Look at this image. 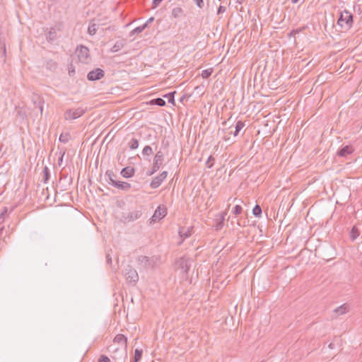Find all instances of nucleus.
Returning a JSON list of instances; mask_svg holds the SVG:
<instances>
[{
    "label": "nucleus",
    "instance_id": "1",
    "mask_svg": "<svg viewBox=\"0 0 362 362\" xmlns=\"http://www.w3.org/2000/svg\"><path fill=\"white\" fill-rule=\"evenodd\" d=\"M354 24V15L346 9L341 11L334 25L336 30L340 33H346L349 31Z\"/></svg>",
    "mask_w": 362,
    "mask_h": 362
},
{
    "label": "nucleus",
    "instance_id": "2",
    "mask_svg": "<svg viewBox=\"0 0 362 362\" xmlns=\"http://www.w3.org/2000/svg\"><path fill=\"white\" fill-rule=\"evenodd\" d=\"M143 206H140L134 211H130L127 214L124 213L122 215L121 221L123 223L134 222L141 217L143 215Z\"/></svg>",
    "mask_w": 362,
    "mask_h": 362
},
{
    "label": "nucleus",
    "instance_id": "3",
    "mask_svg": "<svg viewBox=\"0 0 362 362\" xmlns=\"http://www.w3.org/2000/svg\"><path fill=\"white\" fill-rule=\"evenodd\" d=\"M245 124V122L242 121V120H238L235 123V131L234 132H228V128H223V129H218V132H222V133L224 134V135L223 136L222 139L227 141L230 139V134H233L234 136H237L240 131L244 128Z\"/></svg>",
    "mask_w": 362,
    "mask_h": 362
},
{
    "label": "nucleus",
    "instance_id": "4",
    "mask_svg": "<svg viewBox=\"0 0 362 362\" xmlns=\"http://www.w3.org/2000/svg\"><path fill=\"white\" fill-rule=\"evenodd\" d=\"M317 251L320 253L323 259L328 260L334 258V248L330 244H325L320 246Z\"/></svg>",
    "mask_w": 362,
    "mask_h": 362
},
{
    "label": "nucleus",
    "instance_id": "5",
    "mask_svg": "<svg viewBox=\"0 0 362 362\" xmlns=\"http://www.w3.org/2000/svg\"><path fill=\"white\" fill-rule=\"evenodd\" d=\"M86 112V109L83 107L71 108L64 112V117L65 120H73L79 118Z\"/></svg>",
    "mask_w": 362,
    "mask_h": 362
},
{
    "label": "nucleus",
    "instance_id": "6",
    "mask_svg": "<svg viewBox=\"0 0 362 362\" xmlns=\"http://www.w3.org/2000/svg\"><path fill=\"white\" fill-rule=\"evenodd\" d=\"M124 274L128 283L135 285L139 280L136 270L131 265H127L124 270Z\"/></svg>",
    "mask_w": 362,
    "mask_h": 362
},
{
    "label": "nucleus",
    "instance_id": "7",
    "mask_svg": "<svg viewBox=\"0 0 362 362\" xmlns=\"http://www.w3.org/2000/svg\"><path fill=\"white\" fill-rule=\"evenodd\" d=\"M190 267L189 259H186L185 257L179 258L175 262V269L180 270V272L185 276H187Z\"/></svg>",
    "mask_w": 362,
    "mask_h": 362
},
{
    "label": "nucleus",
    "instance_id": "8",
    "mask_svg": "<svg viewBox=\"0 0 362 362\" xmlns=\"http://www.w3.org/2000/svg\"><path fill=\"white\" fill-rule=\"evenodd\" d=\"M89 52V49L85 45H80L77 46L76 49L77 57L83 63H88V59H90Z\"/></svg>",
    "mask_w": 362,
    "mask_h": 362
},
{
    "label": "nucleus",
    "instance_id": "9",
    "mask_svg": "<svg viewBox=\"0 0 362 362\" xmlns=\"http://www.w3.org/2000/svg\"><path fill=\"white\" fill-rule=\"evenodd\" d=\"M167 215V208L165 206L159 205L155 210L153 216L150 218L151 223H155L161 220Z\"/></svg>",
    "mask_w": 362,
    "mask_h": 362
},
{
    "label": "nucleus",
    "instance_id": "10",
    "mask_svg": "<svg viewBox=\"0 0 362 362\" xmlns=\"http://www.w3.org/2000/svg\"><path fill=\"white\" fill-rule=\"evenodd\" d=\"M105 76V71L100 68H96L87 74V79L90 81L101 79Z\"/></svg>",
    "mask_w": 362,
    "mask_h": 362
},
{
    "label": "nucleus",
    "instance_id": "11",
    "mask_svg": "<svg viewBox=\"0 0 362 362\" xmlns=\"http://www.w3.org/2000/svg\"><path fill=\"white\" fill-rule=\"evenodd\" d=\"M168 175L167 171H163L160 174H159L158 176L155 177L152 181L150 183V187L152 189H156L158 188L163 181L166 178Z\"/></svg>",
    "mask_w": 362,
    "mask_h": 362
},
{
    "label": "nucleus",
    "instance_id": "12",
    "mask_svg": "<svg viewBox=\"0 0 362 362\" xmlns=\"http://www.w3.org/2000/svg\"><path fill=\"white\" fill-rule=\"evenodd\" d=\"M137 261L144 269L152 268L154 264L153 260L147 256L140 255L138 257Z\"/></svg>",
    "mask_w": 362,
    "mask_h": 362
},
{
    "label": "nucleus",
    "instance_id": "13",
    "mask_svg": "<svg viewBox=\"0 0 362 362\" xmlns=\"http://www.w3.org/2000/svg\"><path fill=\"white\" fill-rule=\"evenodd\" d=\"M354 151V148L351 145H346L341 147L337 152L339 157L346 158Z\"/></svg>",
    "mask_w": 362,
    "mask_h": 362
},
{
    "label": "nucleus",
    "instance_id": "14",
    "mask_svg": "<svg viewBox=\"0 0 362 362\" xmlns=\"http://www.w3.org/2000/svg\"><path fill=\"white\" fill-rule=\"evenodd\" d=\"M164 160V154L161 151H158L153 158V167L159 170Z\"/></svg>",
    "mask_w": 362,
    "mask_h": 362
},
{
    "label": "nucleus",
    "instance_id": "15",
    "mask_svg": "<svg viewBox=\"0 0 362 362\" xmlns=\"http://www.w3.org/2000/svg\"><path fill=\"white\" fill-rule=\"evenodd\" d=\"M44 66L47 71L54 72L58 68V63L52 59L45 58Z\"/></svg>",
    "mask_w": 362,
    "mask_h": 362
},
{
    "label": "nucleus",
    "instance_id": "16",
    "mask_svg": "<svg viewBox=\"0 0 362 362\" xmlns=\"http://www.w3.org/2000/svg\"><path fill=\"white\" fill-rule=\"evenodd\" d=\"M192 230V227H189L187 229H185L184 227H181L179 228L178 233L182 240L178 245H181L185 238H187L191 236Z\"/></svg>",
    "mask_w": 362,
    "mask_h": 362
},
{
    "label": "nucleus",
    "instance_id": "17",
    "mask_svg": "<svg viewBox=\"0 0 362 362\" xmlns=\"http://www.w3.org/2000/svg\"><path fill=\"white\" fill-rule=\"evenodd\" d=\"M135 173V169L131 166H127L122 169L121 175L124 178H130L134 176Z\"/></svg>",
    "mask_w": 362,
    "mask_h": 362
},
{
    "label": "nucleus",
    "instance_id": "18",
    "mask_svg": "<svg viewBox=\"0 0 362 362\" xmlns=\"http://www.w3.org/2000/svg\"><path fill=\"white\" fill-rule=\"evenodd\" d=\"M46 40L49 43H53L57 39V35L55 28H51L45 34Z\"/></svg>",
    "mask_w": 362,
    "mask_h": 362
},
{
    "label": "nucleus",
    "instance_id": "19",
    "mask_svg": "<svg viewBox=\"0 0 362 362\" xmlns=\"http://www.w3.org/2000/svg\"><path fill=\"white\" fill-rule=\"evenodd\" d=\"M226 215V212H223L219 214V218L215 220L216 223L214 225V227L216 230H219L223 228Z\"/></svg>",
    "mask_w": 362,
    "mask_h": 362
},
{
    "label": "nucleus",
    "instance_id": "20",
    "mask_svg": "<svg viewBox=\"0 0 362 362\" xmlns=\"http://www.w3.org/2000/svg\"><path fill=\"white\" fill-rule=\"evenodd\" d=\"M112 186L124 191H128L131 188L129 182L122 181H112Z\"/></svg>",
    "mask_w": 362,
    "mask_h": 362
},
{
    "label": "nucleus",
    "instance_id": "21",
    "mask_svg": "<svg viewBox=\"0 0 362 362\" xmlns=\"http://www.w3.org/2000/svg\"><path fill=\"white\" fill-rule=\"evenodd\" d=\"M114 342L120 344L126 348L127 346V338L122 334H118L115 337Z\"/></svg>",
    "mask_w": 362,
    "mask_h": 362
},
{
    "label": "nucleus",
    "instance_id": "22",
    "mask_svg": "<svg viewBox=\"0 0 362 362\" xmlns=\"http://www.w3.org/2000/svg\"><path fill=\"white\" fill-rule=\"evenodd\" d=\"M31 101L33 103L35 107H37V105H40L41 103H44L43 98L37 93L32 94Z\"/></svg>",
    "mask_w": 362,
    "mask_h": 362
},
{
    "label": "nucleus",
    "instance_id": "23",
    "mask_svg": "<svg viewBox=\"0 0 362 362\" xmlns=\"http://www.w3.org/2000/svg\"><path fill=\"white\" fill-rule=\"evenodd\" d=\"M125 45V40H122L120 41H117L115 44L112 46V47L110 49L111 52H117L119 50H120Z\"/></svg>",
    "mask_w": 362,
    "mask_h": 362
},
{
    "label": "nucleus",
    "instance_id": "24",
    "mask_svg": "<svg viewBox=\"0 0 362 362\" xmlns=\"http://www.w3.org/2000/svg\"><path fill=\"white\" fill-rule=\"evenodd\" d=\"M348 310V306L346 304H344L342 305L339 306L336 309L334 310V312L337 314V315H340L344 314Z\"/></svg>",
    "mask_w": 362,
    "mask_h": 362
},
{
    "label": "nucleus",
    "instance_id": "25",
    "mask_svg": "<svg viewBox=\"0 0 362 362\" xmlns=\"http://www.w3.org/2000/svg\"><path fill=\"white\" fill-rule=\"evenodd\" d=\"M149 104L150 105H158V106H160V107H163V106L165 105L166 103H165V101L163 98H155V99H152L149 102Z\"/></svg>",
    "mask_w": 362,
    "mask_h": 362
},
{
    "label": "nucleus",
    "instance_id": "26",
    "mask_svg": "<svg viewBox=\"0 0 362 362\" xmlns=\"http://www.w3.org/2000/svg\"><path fill=\"white\" fill-rule=\"evenodd\" d=\"M50 178V172L47 166H45L42 170V181L47 183Z\"/></svg>",
    "mask_w": 362,
    "mask_h": 362
},
{
    "label": "nucleus",
    "instance_id": "27",
    "mask_svg": "<svg viewBox=\"0 0 362 362\" xmlns=\"http://www.w3.org/2000/svg\"><path fill=\"white\" fill-rule=\"evenodd\" d=\"M175 93H176V91L175 90V91L170 92L168 93L163 95V97L167 98L169 103L175 105Z\"/></svg>",
    "mask_w": 362,
    "mask_h": 362
},
{
    "label": "nucleus",
    "instance_id": "28",
    "mask_svg": "<svg viewBox=\"0 0 362 362\" xmlns=\"http://www.w3.org/2000/svg\"><path fill=\"white\" fill-rule=\"evenodd\" d=\"M142 354H143L142 349H136L134 351V356L133 360L131 361V362H139L142 357Z\"/></svg>",
    "mask_w": 362,
    "mask_h": 362
},
{
    "label": "nucleus",
    "instance_id": "29",
    "mask_svg": "<svg viewBox=\"0 0 362 362\" xmlns=\"http://www.w3.org/2000/svg\"><path fill=\"white\" fill-rule=\"evenodd\" d=\"M183 13L184 11L182 8L176 7L172 10V16L175 18H180L183 14Z\"/></svg>",
    "mask_w": 362,
    "mask_h": 362
},
{
    "label": "nucleus",
    "instance_id": "30",
    "mask_svg": "<svg viewBox=\"0 0 362 362\" xmlns=\"http://www.w3.org/2000/svg\"><path fill=\"white\" fill-rule=\"evenodd\" d=\"M359 235H360V231H359L358 228L356 226H354L350 231V238L352 240H354L359 236Z\"/></svg>",
    "mask_w": 362,
    "mask_h": 362
},
{
    "label": "nucleus",
    "instance_id": "31",
    "mask_svg": "<svg viewBox=\"0 0 362 362\" xmlns=\"http://www.w3.org/2000/svg\"><path fill=\"white\" fill-rule=\"evenodd\" d=\"M6 49L4 43H0V58L2 59L3 62H6Z\"/></svg>",
    "mask_w": 362,
    "mask_h": 362
},
{
    "label": "nucleus",
    "instance_id": "32",
    "mask_svg": "<svg viewBox=\"0 0 362 362\" xmlns=\"http://www.w3.org/2000/svg\"><path fill=\"white\" fill-rule=\"evenodd\" d=\"M262 214V210L261 206L259 204H256L254 206V208L252 209V214L255 217L259 218V217H261Z\"/></svg>",
    "mask_w": 362,
    "mask_h": 362
},
{
    "label": "nucleus",
    "instance_id": "33",
    "mask_svg": "<svg viewBox=\"0 0 362 362\" xmlns=\"http://www.w3.org/2000/svg\"><path fill=\"white\" fill-rule=\"evenodd\" d=\"M129 148L131 150H135L139 147V140L136 138H132L128 144Z\"/></svg>",
    "mask_w": 362,
    "mask_h": 362
},
{
    "label": "nucleus",
    "instance_id": "34",
    "mask_svg": "<svg viewBox=\"0 0 362 362\" xmlns=\"http://www.w3.org/2000/svg\"><path fill=\"white\" fill-rule=\"evenodd\" d=\"M105 176L108 177L110 182L109 183L112 185V181H116L115 177H116V175L114 173L112 170H108L105 173Z\"/></svg>",
    "mask_w": 362,
    "mask_h": 362
},
{
    "label": "nucleus",
    "instance_id": "35",
    "mask_svg": "<svg viewBox=\"0 0 362 362\" xmlns=\"http://www.w3.org/2000/svg\"><path fill=\"white\" fill-rule=\"evenodd\" d=\"M69 139H70L69 133H66V134H61L59 136V140L62 143L66 144L69 141Z\"/></svg>",
    "mask_w": 362,
    "mask_h": 362
},
{
    "label": "nucleus",
    "instance_id": "36",
    "mask_svg": "<svg viewBox=\"0 0 362 362\" xmlns=\"http://www.w3.org/2000/svg\"><path fill=\"white\" fill-rule=\"evenodd\" d=\"M213 73V69H205V70H203L202 74H201V76L203 78H208L211 76V75Z\"/></svg>",
    "mask_w": 362,
    "mask_h": 362
},
{
    "label": "nucleus",
    "instance_id": "37",
    "mask_svg": "<svg viewBox=\"0 0 362 362\" xmlns=\"http://www.w3.org/2000/svg\"><path fill=\"white\" fill-rule=\"evenodd\" d=\"M153 149L151 148V146H146L143 151H142V154L145 156H151L153 154Z\"/></svg>",
    "mask_w": 362,
    "mask_h": 362
},
{
    "label": "nucleus",
    "instance_id": "38",
    "mask_svg": "<svg viewBox=\"0 0 362 362\" xmlns=\"http://www.w3.org/2000/svg\"><path fill=\"white\" fill-rule=\"evenodd\" d=\"M96 32H97L96 25L95 23L89 25V26L88 28V33L90 35H95Z\"/></svg>",
    "mask_w": 362,
    "mask_h": 362
},
{
    "label": "nucleus",
    "instance_id": "39",
    "mask_svg": "<svg viewBox=\"0 0 362 362\" xmlns=\"http://www.w3.org/2000/svg\"><path fill=\"white\" fill-rule=\"evenodd\" d=\"M232 212L235 216L240 215L243 212V207L237 204L233 207Z\"/></svg>",
    "mask_w": 362,
    "mask_h": 362
},
{
    "label": "nucleus",
    "instance_id": "40",
    "mask_svg": "<svg viewBox=\"0 0 362 362\" xmlns=\"http://www.w3.org/2000/svg\"><path fill=\"white\" fill-rule=\"evenodd\" d=\"M215 161V158L213 156H209L206 162V165L208 168H211L214 165V163Z\"/></svg>",
    "mask_w": 362,
    "mask_h": 362
},
{
    "label": "nucleus",
    "instance_id": "41",
    "mask_svg": "<svg viewBox=\"0 0 362 362\" xmlns=\"http://www.w3.org/2000/svg\"><path fill=\"white\" fill-rule=\"evenodd\" d=\"M62 180H67V182H68L67 185H69V186H70L72 184L73 178L71 177H68L67 174H61L60 181Z\"/></svg>",
    "mask_w": 362,
    "mask_h": 362
},
{
    "label": "nucleus",
    "instance_id": "42",
    "mask_svg": "<svg viewBox=\"0 0 362 362\" xmlns=\"http://www.w3.org/2000/svg\"><path fill=\"white\" fill-rule=\"evenodd\" d=\"M303 28H299V29H293L289 33H288V37H291L292 36H295L296 34L299 33L302 31Z\"/></svg>",
    "mask_w": 362,
    "mask_h": 362
},
{
    "label": "nucleus",
    "instance_id": "43",
    "mask_svg": "<svg viewBox=\"0 0 362 362\" xmlns=\"http://www.w3.org/2000/svg\"><path fill=\"white\" fill-rule=\"evenodd\" d=\"M98 362H111V361L106 355H100Z\"/></svg>",
    "mask_w": 362,
    "mask_h": 362
},
{
    "label": "nucleus",
    "instance_id": "44",
    "mask_svg": "<svg viewBox=\"0 0 362 362\" xmlns=\"http://www.w3.org/2000/svg\"><path fill=\"white\" fill-rule=\"evenodd\" d=\"M143 28L141 27V25L140 26H138L136 28H135L132 32H131V35H134V34H139V33H141V32H143Z\"/></svg>",
    "mask_w": 362,
    "mask_h": 362
},
{
    "label": "nucleus",
    "instance_id": "45",
    "mask_svg": "<svg viewBox=\"0 0 362 362\" xmlns=\"http://www.w3.org/2000/svg\"><path fill=\"white\" fill-rule=\"evenodd\" d=\"M7 214V209L4 208V211L0 214V223H3L5 220V216Z\"/></svg>",
    "mask_w": 362,
    "mask_h": 362
},
{
    "label": "nucleus",
    "instance_id": "46",
    "mask_svg": "<svg viewBox=\"0 0 362 362\" xmlns=\"http://www.w3.org/2000/svg\"><path fill=\"white\" fill-rule=\"evenodd\" d=\"M54 28H56V31H62L64 29V23L62 22L58 23L55 25Z\"/></svg>",
    "mask_w": 362,
    "mask_h": 362
},
{
    "label": "nucleus",
    "instance_id": "47",
    "mask_svg": "<svg viewBox=\"0 0 362 362\" xmlns=\"http://www.w3.org/2000/svg\"><path fill=\"white\" fill-rule=\"evenodd\" d=\"M163 0H153L152 2V8L154 9L159 6V4L162 2Z\"/></svg>",
    "mask_w": 362,
    "mask_h": 362
},
{
    "label": "nucleus",
    "instance_id": "48",
    "mask_svg": "<svg viewBox=\"0 0 362 362\" xmlns=\"http://www.w3.org/2000/svg\"><path fill=\"white\" fill-rule=\"evenodd\" d=\"M193 1L199 8H202L204 7L203 0H193Z\"/></svg>",
    "mask_w": 362,
    "mask_h": 362
},
{
    "label": "nucleus",
    "instance_id": "49",
    "mask_svg": "<svg viewBox=\"0 0 362 362\" xmlns=\"http://www.w3.org/2000/svg\"><path fill=\"white\" fill-rule=\"evenodd\" d=\"M226 10V8L223 6L220 5L218 8L217 14H220L224 13Z\"/></svg>",
    "mask_w": 362,
    "mask_h": 362
},
{
    "label": "nucleus",
    "instance_id": "50",
    "mask_svg": "<svg viewBox=\"0 0 362 362\" xmlns=\"http://www.w3.org/2000/svg\"><path fill=\"white\" fill-rule=\"evenodd\" d=\"M158 170V169H156V168H153V167L152 166L151 170H148V171L146 173V175H147L148 176H151V175H152L153 174H154L155 173H156Z\"/></svg>",
    "mask_w": 362,
    "mask_h": 362
},
{
    "label": "nucleus",
    "instance_id": "51",
    "mask_svg": "<svg viewBox=\"0 0 362 362\" xmlns=\"http://www.w3.org/2000/svg\"><path fill=\"white\" fill-rule=\"evenodd\" d=\"M106 262L109 265L112 264V257L110 254L106 255Z\"/></svg>",
    "mask_w": 362,
    "mask_h": 362
},
{
    "label": "nucleus",
    "instance_id": "52",
    "mask_svg": "<svg viewBox=\"0 0 362 362\" xmlns=\"http://www.w3.org/2000/svg\"><path fill=\"white\" fill-rule=\"evenodd\" d=\"M190 97V95L185 94L180 98V102L182 103L185 98H188Z\"/></svg>",
    "mask_w": 362,
    "mask_h": 362
},
{
    "label": "nucleus",
    "instance_id": "53",
    "mask_svg": "<svg viewBox=\"0 0 362 362\" xmlns=\"http://www.w3.org/2000/svg\"><path fill=\"white\" fill-rule=\"evenodd\" d=\"M43 104L44 103H41L40 105H37V107H36V108L39 109L40 115H42V112H43Z\"/></svg>",
    "mask_w": 362,
    "mask_h": 362
},
{
    "label": "nucleus",
    "instance_id": "54",
    "mask_svg": "<svg viewBox=\"0 0 362 362\" xmlns=\"http://www.w3.org/2000/svg\"><path fill=\"white\" fill-rule=\"evenodd\" d=\"M64 152L63 153V154L58 159V164L60 165H61V163L62 162L63 160V157H64Z\"/></svg>",
    "mask_w": 362,
    "mask_h": 362
},
{
    "label": "nucleus",
    "instance_id": "55",
    "mask_svg": "<svg viewBox=\"0 0 362 362\" xmlns=\"http://www.w3.org/2000/svg\"><path fill=\"white\" fill-rule=\"evenodd\" d=\"M153 21H154V17H151V18H149L146 21V22H147V23H148V24H149V23H151Z\"/></svg>",
    "mask_w": 362,
    "mask_h": 362
},
{
    "label": "nucleus",
    "instance_id": "56",
    "mask_svg": "<svg viewBox=\"0 0 362 362\" xmlns=\"http://www.w3.org/2000/svg\"><path fill=\"white\" fill-rule=\"evenodd\" d=\"M148 23H147V22H146L145 23H144L141 27L143 28V30H144L148 26Z\"/></svg>",
    "mask_w": 362,
    "mask_h": 362
},
{
    "label": "nucleus",
    "instance_id": "57",
    "mask_svg": "<svg viewBox=\"0 0 362 362\" xmlns=\"http://www.w3.org/2000/svg\"><path fill=\"white\" fill-rule=\"evenodd\" d=\"M74 72H75V70L74 68L69 70V74L70 76L72 74V73H74Z\"/></svg>",
    "mask_w": 362,
    "mask_h": 362
},
{
    "label": "nucleus",
    "instance_id": "58",
    "mask_svg": "<svg viewBox=\"0 0 362 362\" xmlns=\"http://www.w3.org/2000/svg\"><path fill=\"white\" fill-rule=\"evenodd\" d=\"M245 0H236V2L238 4H243Z\"/></svg>",
    "mask_w": 362,
    "mask_h": 362
},
{
    "label": "nucleus",
    "instance_id": "59",
    "mask_svg": "<svg viewBox=\"0 0 362 362\" xmlns=\"http://www.w3.org/2000/svg\"><path fill=\"white\" fill-rule=\"evenodd\" d=\"M300 0H291V2L294 4H297Z\"/></svg>",
    "mask_w": 362,
    "mask_h": 362
},
{
    "label": "nucleus",
    "instance_id": "60",
    "mask_svg": "<svg viewBox=\"0 0 362 362\" xmlns=\"http://www.w3.org/2000/svg\"><path fill=\"white\" fill-rule=\"evenodd\" d=\"M333 346H334V344L332 343H331L329 345V348L330 349H333Z\"/></svg>",
    "mask_w": 362,
    "mask_h": 362
},
{
    "label": "nucleus",
    "instance_id": "61",
    "mask_svg": "<svg viewBox=\"0 0 362 362\" xmlns=\"http://www.w3.org/2000/svg\"><path fill=\"white\" fill-rule=\"evenodd\" d=\"M122 204H124V203L123 202H122V204L118 203L117 206H118L119 207H122Z\"/></svg>",
    "mask_w": 362,
    "mask_h": 362
},
{
    "label": "nucleus",
    "instance_id": "62",
    "mask_svg": "<svg viewBox=\"0 0 362 362\" xmlns=\"http://www.w3.org/2000/svg\"><path fill=\"white\" fill-rule=\"evenodd\" d=\"M67 189H67V187H66V185L63 186V189H62V190H64H64H67Z\"/></svg>",
    "mask_w": 362,
    "mask_h": 362
},
{
    "label": "nucleus",
    "instance_id": "63",
    "mask_svg": "<svg viewBox=\"0 0 362 362\" xmlns=\"http://www.w3.org/2000/svg\"><path fill=\"white\" fill-rule=\"evenodd\" d=\"M226 124H227V122H226V121H224V122H222V125H223V126H226Z\"/></svg>",
    "mask_w": 362,
    "mask_h": 362
},
{
    "label": "nucleus",
    "instance_id": "64",
    "mask_svg": "<svg viewBox=\"0 0 362 362\" xmlns=\"http://www.w3.org/2000/svg\"><path fill=\"white\" fill-rule=\"evenodd\" d=\"M238 224L239 226H242V224H241V223L240 222V221H239V220L238 221Z\"/></svg>",
    "mask_w": 362,
    "mask_h": 362
}]
</instances>
